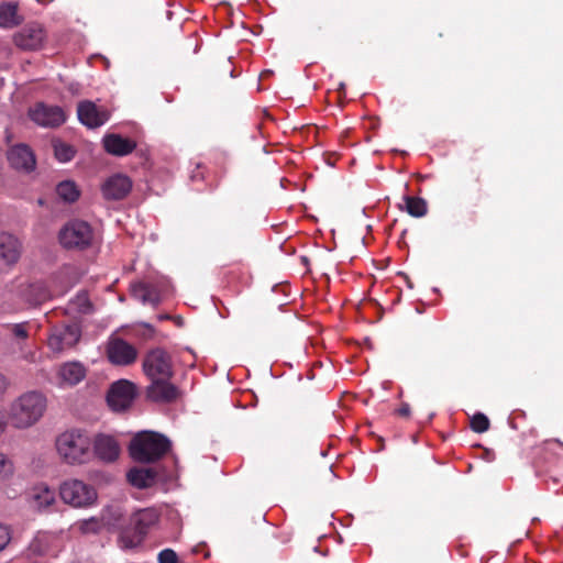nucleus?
Listing matches in <instances>:
<instances>
[{
    "mask_svg": "<svg viewBox=\"0 0 563 563\" xmlns=\"http://www.w3.org/2000/svg\"><path fill=\"white\" fill-rule=\"evenodd\" d=\"M92 440V460L102 463H113L118 460L121 448L115 437L107 433H97Z\"/></svg>",
    "mask_w": 563,
    "mask_h": 563,
    "instance_id": "11",
    "label": "nucleus"
},
{
    "mask_svg": "<svg viewBox=\"0 0 563 563\" xmlns=\"http://www.w3.org/2000/svg\"><path fill=\"white\" fill-rule=\"evenodd\" d=\"M58 240L67 250L84 251L95 244L96 233L88 222L73 220L60 229Z\"/></svg>",
    "mask_w": 563,
    "mask_h": 563,
    "instance_id": "5",
    "label": "nucleus"
},
{
    "mask_svg": "<svg viewBox=\"0 0 563 563\" xmlns=\"http://www.w3.org/2000/svg\"><path fill=\"white\" fill-rule=\"evenodd\" d=\"M45 30L38 23H31L14 34V44L25 51L38 49L45 40Z\"/></svg>",
    "mask_w": 563,
    "mask_h": 563,
    "instance_id": "14",
    "label": "nucleus"
},
{
    "mask_svg": "<svg viewBox=\"0 0 563 563\" xmlns=\"http://www.w3.org/2000/svg\"><path fill=\"white\" fill-rule=\"evenodd\" d=\"M59 495L64 503L76 508L89 507L97 500L96 489L79 479L64 482L59 487Z\"/></svg>",
    "mask_w": 563,
    "mask_h": 563,
    "instance_id": "6",
    "label": "nucleus"
},
{
    "mask_svg": "<svg viewBox=\"0 0 563 563\" xmlns=\"http://www.w3.org/2000/svg\"><path fill=\"white\" fill-rule=\"evenodd\" d=\"M471 428L474 432L483 433L489 429V420L484 413L477 412L471 419Z\"/></svg>",
    "mask_w": 563,
    "mask_h": 563,
    "instance_id": "31",
    "label": "nucleus"
},
{
    "mask_svg": "<svg viewBox=\"0 0 563 563\" xmlns=\"http://www.w3.org/2000/svg\"><path fill=\"white\" fill-rule=\"evenodd\" d=\"M126 477L132 486L143 489L155 484L156 473L152 468L134 467L128 472Z\"/></svg>",
    "mask_w": 563,
    "mask_h": 563,
    "instance_id": "25",
    "label": "nucleus"
},
{
    "mask_svg": "<svg viewBox=\"0 0 563 563\" xmlns=\"http://www.w3.org/2000/svg\"><path fill=\"white\" fill-rule=\"evenodd\" d=\"M107 356L112 364L126 366L135 362L137 351L123 339L112 336L107 343Z\"/></svg>",
    "mask_w": 563,
    "mask_h": 563,
    "instance_id": "12",
    "label": "nucleus"
},
{
    "mask_svg": "<svg viewBox=\"0 0 563 563\" xmlns=\"http://www.w3.org/2000/svg\"><path fill=\"white\" fill-rule=\"evenodd\" d=\"M562 443L558 440L547 441L537 459V473L539 475L548 474L553 471V466L558 461V450H562Z\"/></svg>",
    "mask_w": 563,
    "mask_h": 563,
    "instance_id": "20",
    "label": "nucleus"
},
{
    "mask_svg": "<svg viewBox=\"0 0 563 563\" xmlns=\"http://www.w3.org/2000/svg\"><path fill=\"white\" fill-rule=\"evenodd\" d=\"M62 545L63 539L59 534L38 532L30 543L29 550L33 554L55 556L60 551Z\"/></svg>",
    "mask_w": 563,
    "mask_h": 563,
    "instance_id": "16",
    "label": "nucleus"
},
{
    "mask_svg": "<svg viewBox=\"0 0 563 563\" xmlns=\"http://www.w3.org/2000/svg\"><path fill=\"white\" fill-rule=\"evenodd\" d=\"M23 360H25L29 363H34L36 361V352L35 351H29L23 354Z\"/></svg>",
    "mask_w": 563,
    "mask_h": 563,
    "instance_id": "39",
    "label": "nucleus"
},
{
    "mask_svg": "<svg viewBox=\"0 0 563 563\" xmlns=\"http://www.w3.org/2000/svg\"><path fill=\"white\" fill-rule=\"evenodd\" d=\"M8 161L14 169L31 172L35 168V156L32 150L25 144H18L8 152Z\"/></svg>",
    "mask_w": 563,
    "mask_h": 563,
    "instance_id": "19",
    "label": "nucleus"
},
{
    "mask_svg": "<svg viewBox=\"0 0 563 563\" xmlns=\"http://www.w3.org/2000/svg\"><path fill=\"white\" fill-rule=\"evenodd\" d=\"M22 242L12 233L0 232V261L8 268L13 267L22 255Z\"/></svg>",
    "mask_w": 563,
    "mask_h": 563,
    "instance_id": "15",
    "label": "nucleus"
},
{
    "mask_svg": "<svg viewBox=\"0 0 563 563\" xmlns=\"http://www.w3.org/2000/svg\"><path fill=\"white\" fill-rule=\"evenodd\" d=\"M9 386L8 378L0 372V396L3 395Z\"/></svg>",
    "mask_w": 563,
    "mask_h": 563,
    "instance_id": "37",
    "label": "nucleus"
},
{
    "mask_svg": "<svg viewBox=\"0 0 563 563\" xmlns=\"http://www.w3.org/2000/svg\"><path fill=\"white\" fill-rule=\"evenodd\" d=\"M5 426H7V422H5V416L4 413L0 410V435L3 433L4 429H5Z\"/></svg>",
    "mask_w": 563,
    "mask_h": 563,
    "instance_id": "40",
    "label": "nucleus"
},
{
    "mask_svg": "<svg viewBox=\"0 0 563 563\" xmlns=\"http://www.w3.org/2000/svg\"><path fill=\"white\" fill-rule=\"evenodd\" d=\"M157 559L158 563H177V554L172 549L162 550Z\"/></svg>",
    "mask_w": 563,
    "mask_h": 563,
    "instance_id": "34",
    "label": "nucleus"
},
{
    "mask_svg": "<svg viewBox=\"0 0 563 563\" xmlns=\"http://www.w3.org/2000/svg\"><path fill=\"white\" fill-rule=\"evenodd\" d=\"M26 323H15L11 327V331L15 338L26 339L29 336Z\"/></svg>",
    "mask_w": 563,
    "mask_h": 563,
    "instance_id": "36",
    "label": "nucleus"
},
{
    "mask_svg": "<svg viewBox=\"0 0 563 563\" xmlns=\"http://www.w3.org/2000/svg\"><path fill=\"white\" fill-rule=\"evenodd\" d=\"M56 192L66 202H74L79 197V190L75 183L65 180L57 185Z\"/></svg>",
    "mask_w": 563,
    "mask_h": 563,
    "instance_id": "28",
    "label": "nucleus"
},
{
    "mask_svg": "<svg viewBox=\"0 0 563 563\" xmlns=\"http://www.w3.org/2000/svg\"><path fill=\"white\" fill-rule=\"evenodd\" d=\"M170 449L169 440L153 431H142L131 441V457L140 463H153L164 456Z\"/></svg>",
    "mask_w": 563,
    "mask_h": 563,
    "instance_id": "3",
    "label": "nucleus"
},
{
    "mask_svg": "<svg viewBox=\"0 0 563 563\" xmlns=\"http://www.w3.org/2000/svg\"><path fill=\"white\" fill-rule=\"evenodd\" d=\"M379 441H380V443H382V444H380V449H383V448H384V438H379Z\"/></svg>",
    "mask_w": 563,
    "mask_h": 563,
    "instance_id": "43",
    "label": "nucleus"
},
{
    "mask_svg": "<svg viewBox=\"0 0 563 563\" xmlns=\"http://www.w3.org/2000/svg\"><path fill=\"white\" fill-rule=\"evenodd\" d=\"M170 317L168 314H163V316H159L158 319L159 320H166V319H169Z\"/></svg>",
    "mask_w": 563,
    "mask_h": 563,
    "instance_id": "42",
    "label": "nucleus"
},
{
    "mask_svg": "<svg viewBox=\"0 0 563 563\" xmlns=\"http://www.w3.org/2000/svg\"><path fill=\"white\" fill-rule=\"evenodd\" d=\"M14 472L13 462L0 452V479L9 478Z\"/></svg>",
    "mask_w": 563,
    "mask_h": 563,
    "instance_id": "32",
    "label": "nucleus"
},
{
    "mask_svg": "<svg viewBox=\"0 0 563 563\" xmlns=\"http://www.w3.org/2000/svg\"><path fill=\"white\" fill-rule=\"evenodd\" d=\"M77 115L79 121L89 129H96L103 125L110 118V112L106 108L98 107L90 100H84L78 103Z\"/></svg>",
    "mask_w": 563,
    "mask_h": 563,
    "instance_id": "13",
    "label": "nucleus"
},
{
    "mask_svg": "<svg viewBox=\"0 0 563 563\" xmlns=\"http://www.w3.org/2000/svg\"><path fill=\"white\" fill-rule=\"evenodd\" d=\"M135 395L134 384L121 379L110 386L107 394V402L112 410L123 411L132 405Z\"/></svg>",
    "mask_w": 563,
    "mask_h": 563,
    "instance_id": "10",
    "label": "nucleus"
},
{
    "mask_svg": "<svg viewBox=\"0 0 563 563\" xmlns=\"http://www.w3.org/2000/svg\"><path fill=\"white\" fill-rule=\"evenodd\" d=\"M104 150L115 156H124L133 152L136 144L130 139L118 134H108L103 137Z\"/></svg>",
    "mask_w": 563,
    "mask_h": 563,
    "instance_id": "23",
    "label": "nucleus"
},
{
    "mask_svg": "<svg viewBox=\"0 0 563 563\" xmlns=\"http://www.w3.org/2000/svg\"><path fill=\"white\" fill-rule=\"evenodd\" d=\"M291 536L289 533H287L286 536H284V538L282 539V541L284 543L288 542L290 540Z\"/></svg>",
    "mask_w": 563,
    "mask_h": 563,
    "instance_id": "41",
    "label": "nucleus"
},
{
    "mask_svg": "<svg viewBox=\"0 0 563 563\" xmlns=\"http://www.w3.org/2000/svg\"><path fill=\"white\" fill-rule=\"evenodd\" d=\"M406 208L408 213L413 217H422L427 212L426 201L421 198H406Z\"/></svg>",
    "mask_w": 563,
    "mask_h": 563,
    "instance_id": "29",
    "label": "nucleus"
},
{
    "mask_svg": "<svg viewBox=\"0 0 563 563\" xmlns=\"http://www.w3.org/2000/svg\"><path fill=\"white\" fill-rule=\"evenodd\" d=\"M78 528L82 533L97 532L100 529V521L96 518H89L82 521H79Z\"/></svg>",
    "mask_w": 563,
    "mask_h": 563,
    "instance_id": "33",
    "label": "nucleus"
},
{
    "mask_svg": "<svg viewBox=\"0 0 563 563\" xmlns=\"http://www.w3.org/2000/svg\"><path fill=\"white\" fill-rule=\"evenodd\" d=\"M80 339V329L77 324H63L54 327L47 339V346L53 353H62L73 347Z\"/></svg>",
    "mask_w": 563,
    "mask_h": 563,
    "instance_id": "8",
    "label": "nucleus"
},
{
    "mask_svg": "<svg viewBox=\"0 0 563 563\" xmlns=\"http://www.w3.org/2000/svg\"><path fill=\"white\" fill-rule=\"evenodd\" d=\"M87 374V368L80 362H66L57 371L58 384L60 386H76Z\"/></svg>",
    "mask_w": 563,
    "mask_h": 563,
    "instance_id": "21",
    "label": "nucleus"
},
{
    "mask_svg": "<svg viewBox=\"0 0 563 563\" xmlns=\"http://www.w3.org/2000/svg\"><path fill=\"white\" fill-rule=\"evenodd\" d=\"M550 478L553 481V483L558 482V478L555 476L550 475Z\"/></svg>",
    "mask_w": 563,
    "mask_h": 563,
    "instance_id": "44",
    "label": "nucleus"
},
{
    "mask_svg": "<svg viewBox=\"0 0 563 563\" xmlns=\"http://www.w3.org/2000/svg\"><path fill=\"white\" fill-rule=\"evenodd\" d=\"M143 369L151 380L170 378L173 365L169 354L159 347L151 350L144 357Z\"/></svg>",
    "mask_w": 563,
    "mask_h": 563,
    "instance_id": "7",
    "label": "nucleus"
},
{
    "mask_svg": "<svg viewBox=\"0 0 563 563\" xmlns=\"http://www.w3.org/2000/svg\"><path fill=\"white\" fill-rule=\"evenodd\" d=\"M46 410V397L40 391L21 395L11 406V419L16 428L34 424Z\"/></svg>",
    "mask_w": 563,
    "mask_h": 563,
    "instance_id": "4",
    "label": "nucleus"
},
{
    "mask_svg": "<svg viewBox=\"0 0 563 563\" xmlns=\"http://www.w3.org/2000/svg\"><path fill=\"white\" fill-rule=\"evenodd\" d=\"M11 530L8 526L0 523V551H2L11 541Z\"/></svg>",
    "mask_w": 563,
    "mask_h": 563,
    "instance_id": "35",
    "label": "nucleus"
},
{
    "mask_svg": "<svg viewBox=\"0 0 563 563\" xmlns=\"http://www.w3.org/2000/svg\"><path fill=\"white\" fill-rule=\"evenodd\" d=\"M131 179L122 174H115L104 180L101 187L102 195L108 200H121L131 191Z\"/></svg>",
    "mask_w": 563,
    "mask_h": 563,
    "instance_id": "17",
    "label": "nucleus"
},
{
    "mask_svg": "<svg viewBox=\"0 0 563 563\" xmlns=\"http://www.w3.org/2000/svg\"><path fill=\"white\" fill-rule=\"evenodd\" d=\"M60 460L68 465H84L92 461V440L84 429H70L60 433L55 441Z\"/></svg>",
    "mask_w": 563,
    "mask_h": 563,
    "instance_id": "1",
    "label": "nucleus"
},
{
    "mask_svg": "<svg viewBox=\"0 0 563 563\" xmlns=\"http://www.w3.org/2000/svg\"><path fill=\"white\" fill-rule=\"evenodd\" d=\"M56 295H59V292L54 291L48 285V283L44 280H38L30 284L24 292L26 301L34 306L41 305L52 299Z\"/></svg>",
    "mask_w": 563,
    "mask_h": 563,
    "instance_id": "22",
    "label": "nucleus"
},
{
    "mask_svg": "<svg viewBox=\"0 0 563 563\" xmlns=\"http://www.w3.org/2000/svg\"><path fill=\"white\" fill-rule=\"evenodd\" d=\"M396 412L401 417H408L410 413V407L408 404H402Z\"/></svg>",
    "mask_w": 563,
    "mask_h": 563,
    "instance_id": "38",
    "label": "nucleus"
},
{
    "mask_svg": "<svg viewBox=\"0 0 563 563\" xmlns=\"http://www.w3.org/2000/svg\"><path fill=\"white\" fill-rule=\"evenodd\" d=\"M30 119L43 128H57L62 125L67 117L63 108L48 106L43 102L36 103L29 110Z\"/></svg>",
    "mask_w": 563,
    "mask_h": 563,
    "instance_id": "9",
    "label": "nucleus"
},
{
    "mask_svg": "<svg viewBox=\"0 0 563 563\" xmlns=\"http://www.w3.org/2000/svg\"><path fill=\"white\" fill-rule=\"evenodd\" d=\"M54 153H55L56 158L59 162L66 163V162H69L74 157L75 150L73 148V146H70L66 143L55 142L54 143Z\"/></svg>",
    "mask_w": 563,
    "mask_h": 563,
    "instance_id": "30",
    "label": "nucleus"
},
{
    "mask_svg": "<svg viewBox=\"0 0 563 563\" xmlns=\"http://www.w3.org/2000/svg\"><path fill=\"white\" fill-rule=\"evenodd\" d=\"M170 378H158L152 380L147 387V397L156 402H172L179 396L178 388L169 382Z\"/></svg>",
    "mask_w": 563,
    "mask_h": 563,
    "instance_id": "18",
    "label": "nucleus"
},
{
    "mask_svg": "<svg viewBox=\"0 0 563 563\" xmlns=\"http://www.w3.org/2000/svg\"><path fill=\"white\" fill-rule=\"evenodd\" d=\"M29 498L34 508L45 510L54 505L56 495L48 486L41 484L31 489Z\"/></svg>",
    "mask_w": 563,
    "mask_h": 563,
    "instance_id": "24",
    "label": "nucleus"
},
{
    "mask_svg": "<svg viewBox=\"0 0 563 563\" xmlns=\"http://www.w3.org/2000/svg\"><path fill=\"white\" fill-rule=\"evenodd\" d=\"M18 5L13 2L0 3V26L11 29L20 23Z\"/></svg>",
    "mask_w": 563,
    "mask_h": 563,
    "instance_id": "26",
    "label": "nucleus"
},
{
    "mask_svg": "<svg viewBox=\"0 0 563 563\" xmlns=\"http://www.w3.org/2000/svg\"><path fill=\"white\" fill-rule=\"evenodd\" d=\"M133 296L140 299L143 303L156 306L159 303L161 298L155 287L148 284H139L133 287Z\"/></svg>",
    "mask_w": 563,
    "mask_h": 563,
    "instance_id": "27",
    "label": "nucleus"
},
{
    "mask_svg": "<svg viewBox=\"0 0 563 563\" xmlns=\"http://www.w3.org/2000/svg\"><path fill=\"white\" fill-rule=\"evenodd\" d=\"M159 519L155 508H144L135 511L130 517L128 526L122 528L119 544L122 549H134L142 544L145 537Z\"/></svg>",
    "mask_w": 563,
    "mask_h": 563,
    "instance_id": "2",
    "label": "nucleus"
}]
</instances>
